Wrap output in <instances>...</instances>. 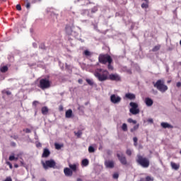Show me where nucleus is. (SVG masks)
I'll list each match as a JSON object with an SVG mask.
<instances>
[{"mask_svg": "<svg viewBox=\"0 0 181 181\" xmlns=\"http://www.w3.org/2000/svg\"><path fill=\"white\" fill-rule=\"evenodd\" d=\"M148 122H150L151 124H153V119H148Z\"/></svg>", "mask_w": 181, "mask_h": 181, "instance_id": "obj_50", "label": "nucleus"}, {"mask_svg": "<svg viewBox=\"0 0 181 181\" xmlns=\"http://www.w3.org/2000/svg\"><path fill=\"white\" fill-rule=\"evenodd\" d=\"M26 2H27V4L25 5V8H27L28 9H30V3L29 2V0L24 1V4Z\"/></svg>", "mask_w": 181, "mask_h": 181, "instance_id": "obj_30", "label": "nucleus"}, {"mask_svg": "<svg viewBox=\"0 0 181 181\" xmlns=\"http://www.w3.org/2000/svg\"><path fill=\"white\" fill-rule=\"evenodd\" d=\"M83 54L86 57H91V56H93V52H90L88 49H86L83 52Z\"/></svg>", "mask_w": 181, "mask_h": 181, "instance_id": "obj_19", "label": "nucleus"}, {"mask_svg": "<svg viewBox=\"0 0 181 181\" xmlns=\"http://www.w3.org/2000/svg\"><path fill=\"white\" fill-rule=\"evenodd\" d=\"M119 175L118 173L113 174V179H118Z\"/></svg>", "mask_w": 181, "mask_h": 181, "instance_id": "obj_44", "label": "nucleus"}, {"mask_svg": "<svg viewBox=\"0 0 181 181\" xmlns=\"http://www.w3.org/2000/svg\"><path fill=\"white\" fill-rule=\"evenodd\" d=\"M144 103L147 107H152L153 105V100L150 98H146Z\"/></svg>", "mask_w": 181, "mask_h": 181, "instance_id": "obj_13", "label": "nucleus"}, {"mask_svg": "<svg viewBox=\"0 0 181 181\" xmlns=\"http://www.w3.org/2000/svg\"><path fill=\"white\" fill-rule=\"evenodd\" d=\"M139 181H153V177L147 176L146 178H141Z\"/></svg>", "mask_w": 181, "mask_h": 181, "instance_id": "obj_20", "label": "nucleus"}, {"mask_svg": "<svg viewBox=\"0 0 181 181\" xmlns=\"http://www.w3.org/2000/svg\"><path fill=\"white\" fill-rule=\"evenodd\" d=\"M74 134L78 138H80V136L83 135V132L81 130L78 131L77 132H74Z\"/></svg>", "mask_w": 181, "mask_h": 181, "instance_id": "obj_29", "label": "nucleus"}, {"mask_svg": "<svg viewBox=\"0 0 181 181\" xmlns=\"http://www.w3.org/2000/svg\"><path fill=\"white\" fill-rule=\"evenodd\" d=\"M160 127H162V128H164V129H166V128H168V129H173V126L172 124L165 122L160 123Z\"/></svg>", "mask_w": 181, "mask_h": 181, "instance_id": "obj_12", "label": "nucleus"}, {"mask_svg": "<svg viewBox=\"0 0 181 181\" xmlns=\"http://www.w3.org/2000/svg\"><path fill=\"white\" fill-rule=\"evenodd\" d=\"M148 4H149L148 1H146L145 3H143L141 4V8H143V9H148V8L149 7Z\"/></svg>", "mask_w": 181, "mask_h": 181, "instance_id": "obj_23", "label": "nucleus"}, {"mask_svg": "<svg viewBox=\"0 0 181 181\" xmlns=\"http://www.w3.org/2000/svg\"><path fill=\"white\" fill-rule=\"evenodd\" d=\"M127 122H129V124H136V120H134L132 118H129L127 119Z\"/></svg>", "mask_w": 181, "mask_h": 181, "instance_id": "obj_33", "label": "nucleus"}, {"mask_svg": "<svg viewBox=\"0 0 181 181\" xmlns=\"http://www.w3.org/2000/svg\"><path fill=\"white\" fill-rule=\"evenodd\" d=\"M117 156L122 165H127V158H125V156H124V154L117 153Z\"/></svg>", "mask_w": 181, "mask_h": 181, "instance_id": "obj_11", "label": "nucleus"}, {"mask_svg": "<svg viewBox=\"0 0 181 181\" xmlns=\"http://www.w3.org/2000/svg\"><path fill=\"white\" fill-rule=\"evenodd\" d=\"M6 165H8V166H9L10 169H12L13 168V166L12 165V163H11V162L7 161L6 162Z\"/></svg>", "mask_w": 181, "mask_h": 181, "instance_id": "obj_41", "label": "nucleus"}, {"mask_svg": "<svg viewBox=\"0 0 181 181\" xmlns=\"http://www.w3.org/2000/svg\"><path fill=\"white\" fill-rule=\"evenodd\" d=\"M78 164H69V176H72L73 172H77Z\"/></svg>", "mask_w": 181, "mask_h": 181, "instance_id": "obj_10", "label": "nucleus"}, {"mask_svg": "<svg viewBox=\"0 0 181 181\" xmlns=\"http://www.w3.org/2000/svg\"><path fill=\"white\" fill-rule=\"evenodd\" d=\"M59 111H63V106H59Z\"/></svg>", "mask_w": 181, "mask_h": 181, "instance_id": "obj_56", "label": "nucleus"}, {"mask_svg": "<svg viewBox=\"0 0 181 181\" xmlns=\"http://www.w3.org/2000/svg\"><path fill=\"white\" fill-rule=\"evenodd\" d=\"M126 153L129 156H131V155H132V151L130 149H127V151H126Z\"/></svg>", "mask_w": 181, "mask_h": 181, "instance_id": "obj_40", "label": "nucleus"}, {"mask_svg": "<svg viewBox=\"0 0 181 181\" xmlns=\"http://www.w3.org/2000/svg\"><path fill=\"white\" fill-rule=\"evenodd\" d=\"M108 71L102 69H98L95 71L94 76L97 77L99 81H105V80H108Z\"/></svg>", "mask_w": 181, "mask_h": 181, "instance_id": "obj_1", "label": "nucleus"}, {"mask_svg": "<svg viewBox=\"0 0 181 181\" xmlns=\"http://www.w3.org/2000/svg\"><path fill=\"white\" fill-rule=\"evenodd\" d=\"M136 162L141 168H149V159L138 154Z\"/></svg>", "mask_w": 181, "mask_h": 181, "instance_id": "obj_3", "label": "nucleus"}, {"mask_svg": "<svg viewBox=\"0 0 181 181\" xmlns=\"http://www.w3.org/2000/svg\"><path fill=\"white\" fill-rule=\"evenodd\" d=\"M37 148H42V144L38 143L36 144Z\"/></svg>", "mask_w": 181, "mask_h": 181, "instance_id": "obj_48", "label": "nucleus"}, {"mask_svg": "<svg viewBox=\"0 0 181 181\" xmlns=\"http://www.w3.org/2000/svg\"><path fill=\"white\" fill-rule=\"evenodd\" d=\"M36 2H42V0H33V4H36Z\"/></svg>", "mask_w": 181, "mask_h": 181, "instance_id": "obj_47", "label": "nucleus"}, {"mask_svg": "<svg viewBox=\"0 0 181 181\" xmlns=\"http://www.w3.org/2000/svg\"><path fill=\"white\" fill-rule=\"evenodd\" d=\"M97 11H98V8L97 6H95L91 9V13H95Z\"/></svg>", "mask_w": 181, "mask_h": 181, "instance_id": "obj_34", "label": "nucleus"}, {"mask_svg": "<svg viewBox=\"0 0 181 181\" xmlns=\"http://www.w3.org/2000/svg\"><path fill=\"white\" fill-rule=\"evenodd\" d=\"M98 60L102 64H107V63H112V58L109 54H100L98 57Z\"/></svg>", "mask_w": 181, "mask_h": 181, "instance_id": "obj_5", "label": "nucleus"}, {"mask_svg": "<svg viewBox=\"0 0 181 181\" xmlns=\"http://www.w3.org/2000/svg\"><path fill=\"white\" fill-rule=\"evenodd\" d=\"M52 83L47 78H42L40 81L39 87L41 88V90H46L47 88H50V84Z\"/></svg>", "mask_w": 181, "mask_h": 181, "instance_id": "obj_6", "label": "nucleus"}, {"mask_svg": "<svg viewBox=\"0 0 181 181\" xmlns=\"http://www.w3.org/2000/svg\"><path fill=\"white\" fill-rule=\"evenodd\" d=\"M177 87L179 88L181 87V82H177L176 84Z\"/></svg>", "mask_w": 181, "mask_h": 181, "instance_id": "obj_49", "label": "nucleus"}, {"mask_svg": "<svg viewBox=\"0 0 181 181\" xmlns=\"http://www.w3.org/2000/svg\"><path fill=\"white\" fill-rule=\"evenodd\" d=\"M107 69H108V70H114V66H112L111 63H108Z\"/></svg>", "mask_w": 181, "mask_h": 181, "instance_id": "obj_36", "label": "nucleus"}, {"mask_svg": "<svg viewBox=\"0 0 181 181\" xmlns=\"http://www.w3.org/2000/svg\"><path fill=\"white\" fill-rule=\"evenodd\" d=\"M73 117V110L71 109L69 110V118H71Z\"/></svg>", "mask_w": 181, "mask_h": 181, "instance_id": "obj_38", "label": "nucleus"}, {"mask_svg": "<svg viewBox=\"0 0 181 181\" xmlns=\"http://www.w3.org/2000/svg\"><path fill=\"white\" fill-rule=\"evenodd\" d=\"M170 166L172 169H174V170H179V168H180V164H176V163L171 162Z\"/></svg>", "mask_w": 181, "mask_h": 181, "instance_id": "obj_18", "label": "nucleus"}, {"mask_svg": "<svg viewBox=\"0 0 181 181\" xmlns=\"http://www.w3.org/2000/svg\"><path fill=\"white\" fill-rule=\"evenodd\" d=\"M105 165L106 168H109L110 169H112L114 168V161L112 160H106L105 162Z\"/></svg>", "mask_w": 181, "mask_h": 181, "instance_id": "obj_15", "label": "nucleus"}, {"mask_svg": "<svg viewBox=\"0 0 181 181\" xmlns=\"http://www.w3.org/2000/svg\"><path fill=\"white\" fill-rule=\"evenodd\" d=\"M88 163H89L88 159L85 158L82 160V162H81L82 166H88Z\"/></svg>", "mask_w": 181, "mask_h": 181, "instance_id": "obj_24", "label": "nucleus"}, {"mask_svg": "<svg viewBox=\"0 0 181 181\" xmlns=\"http://www.w3.org/2000/svg\"><path fill=\"white\" fill-rule=\"evenodd\" d=\"M88 152L89 153H94V152H95V148H94L93 146H90L88 147Z\"/></svg>", "mask_w": 181, "mask_h": 181, "instance_id": "obj_27", "label": "nucleus"}, {"mask_svg": "<svg viewBox=\"0 0 181 181\" xmlns=\"http://www.w3.org/2000/svg\"><path fill=\"white\" fill-rule=\"evenodd\" d=\"M153 87L157 88L160 93H166L168 88V86L165 84V81L163 79L158 80L156 83H153Z\"/></svg>", "mask_w": 181, "mask_h": 181, "instance_id": "obj_2", "label": "nucleus"}, {"mask_svg": "<svg viewBox=\"0 0 181 181\" xmlns=\"http://www.w3.org/2000/svg\"><path fill=\"white\" fill-rule=\"evenodd\" d=\"M130 107L129 112L132 114V115H137L139 114V108H138V104L136 103L131 102L129 103Z\"/></svg>", "mask_w": 181, "mask_h": 181, "instance_id": "obj_7", "label": "nucleus"}, {"mask_svg": "<svg viewBox=\"0 0 181 181\" xmlns=\"http://www.w3.org/2000/svg\"><path fill=\"white\" fill-rule=\"evenodd\" d=\"M64 172L66 176H69V168H64Z\"/></svg>", "mask_w": 181, "mask_h": 181, "instance_id": "obj_39", "label": "nucleus"}, {"mask_svg": "<svg viewBox=\"0 0 181 181\" xmlns=\"http://www.w3.org/2000/svg\"><path fill=\"white\" fill-rule=\"evenodd\" d=\"M8 70V66H4L0 68L1 73H6Z\"/></svg>", "mask_w": 181, "mask_h": 181, "instance_id": "obj_21", "label": "nucleus"}, {"mask_svg": "<svg viewBox=\"0 0 181 181\" xmlns=\"http://www.w3.org/2000/svg\"><path fill=\"white\" fill-rule=\"evenodd\" d=\"M41 163L45 170H47V169H54L56 168V161L53 159L42 161Z\"/></svg>", "mask_w": 181, "mask_h": 181, "instance_id": "obj_4", "label": "nucleus"}, {"mask_svg": "<svg viewBox=\"0 0 181 181\" xmlns=\"http://www.w3.org/2000/svg\"><path fill=\"white\" fill-rule=\"evenodd\" d=\"M108 78L111 81H121V76L118 74H111L109 75Z\"/></svg>", "mask_w": 181, "mask_h": 181, "instance_id": "obj_9", "label": "nucleus"}, {"mask_svg": "<svg viewBox=\"0 0 181 181\" xmlns=\"http://www.w3.org/2000/svg\"><path fill=\"white\" fill-rule=\"evenodd\" d=\"M77 181H83V180L81 178H78Z\"/></svg>", "mask_w": 181, "mask_h": 181, "instance_id": "obj_60", "label": "nucleus"}, {"mask_svg": "<svg viewBox=\"0 0 181 181\" xmlns=\"http://www.w3.org/2000/svg\"><path fill=\"white\" fill-rule=\"evenodd\" d=\"M42 115H47L49 114V107L44 106L41 108Z\"/></svg>", "mask_w": 181, "mask_h": 181, "instance_id": "obj_17", "label": "nucleus"}, {"mask_svg": "<svg viewBox=\"0 0 181 181\" xmlns=\"http://www.w3.org/2000/svg\"><path fill=\"white\" fill-rule=\"evenodd\" d=\"M86 83H88V84H89V86H93L94 81H93V79L86 78Z\"/></svg>", "mask_w": 181, "mask_h": 181, "instance_id": "obj_28", "label": "nucleus"}, {"mask_svg": "<svg viewBox=\"0 0 181 181\" xmlns=\"http://www.w3.org/2000/svg\"><path fill=\"white\" fill-rule=\"evenodd\" d=\"M121 97L115 94H112L110 96V101L112 103V104H119V103H121Z\"/></svg>", "mask_w": 181, "mask_h": 181, "instance_id": "obj_8", "label": "nucleus"}, {"mask_svg": "<svg viewBox=\"0 0 181 181\" xmlns=\"http://www.w3.org/2000/svg\"><path fill=\"white\" fill-rule=\"evenodd\" d=\"M93 26H94V29H95V30H97V29L98 28V27L97 26V25L94 24Z\"/></svg>", "mask_w": 181, "mask_h": 181, "instance_id": "obj_55", "label": "nucleus"}, {"mask_svg": "<svg viewBox=\"0 0 181 181\" xmlns=\"http://www.w3.org/2000/svg\"><path fill=\"white\" fill-rule=\"evenodd\" d=\"M167 83H168V84H169V83H172V81L169 80V81H167Z\"/></svg>", "mask_w": 181, "mask_h": 181, "instance_id": "obj_59", "label": "nucleus"}, {"mask_svg": "<svg viewBox=\"0 0 181 181\" xmlns=\"http://www.w3.org/2000/svg\"><path fill=\"white\" fill-rule=\"evenodd\" d=\"M23 131L25 132V134H30V132H32V131L30 129H23Z\"/></svg>", "mask_w": 181, "mask_h": 181, "instance_id": "obj_43", "label": "nucleus"}, {"mask_svg": "<svg viewBox=\"0 0 181 181\" xmlns=\"http://www.w3.org/2000/svg\"><path fill=\"white\" fill-rule=\"evenodd\" d=\"M122 131H124V132H127V131H128V126L127 125L126 123H124V124L122 125Z\"/></svg>", "mask_w": 181, "mask_h": 181, "instance_id": "obj_26", "label": "nucleus"}, {"mask_svg": "<svg viewBox=\"0 0 181 181\" xmlns=\"http://www.w3.org/2000/svg\"><path fill=\"white\" fill-rule=\"evenodd\" d=\"M139 128V124H136V125L134 126V127L130 129V132H132V134H134L135 132V131H138Z\"/></svg>", "mask_w": 181, "mask_h": 181, "instance_id": "obj_25", "label": "nucleus"}, {"mask_svg": "<svg viewBox=\"0 0 181 181\" xmlns=\"http://www.w3.org/2000/svg\"><path fill=\"white\" fill-rule=\"evenodd\" d=\"M79 84H83V79H78Z\"/></svg>", "mask_w": 181, "mask_h": 181, "instance_id": "obj_54", "label": "nucleus"}, {"mask_svg": "<svg viewBox=\"0 0 181 181\" xmlns=\"http://www.w3.org/2000/svg\"><path fill=\"white\" fill-rule=\"evenodd\" d=\"M125 98H127V100H135L136 96L134 93H128L125 94Z\"/></svg>", "mask_w": 181, "mask_h": 181, "instance_id": "obj_16", "label": "nucleus"}, {"mask_svg": "<svg viewBox=\"0 0 181 181\" xmlns=\"http://www.w3.org/2000/svg\"><path fill=\"white\" fill-rule=\"evenodd\" d=\"M79 2H81V5H88L90 4V0H78Z\"/></svg>", "mask_w": 181, "mask_h": 181, "instance_id": "obj_22", "label": "nucleus"}, {"mask_svg": "<svg viewBox=\"0 0 181 181\" xmlns=\"http://www.w3.org/2000/svg\"><path fill=\"white\" fill-rule=\"evenodd\" d=\"M66 115V118H69V110L66 111V115Z\"/></svg>", "mask_w": 181, "mask_h": 181, "instance_id": "obj_52", "label": "nucleus"}, {"mask_svg": "<svg viewBox=\"0 0 181 181\" xmlns=\"http://www.w3.org/2000/svg\"><path fill=\"white\" fill-rule=\"evenodd\" d=\"M14 168H19V165L18 164H15Z\"/></svg>", "mask_w": 181, "mask_h": 181, "instance_id": "obj_57", "label": "nucleus"}, {"mask_svg": "<svg viewBox=\"0 0 181 181\" xmlns=\"http://www.w3.org/2000/svg\"><path fill=\"white\" fill-rule=\"evenodd\" d=\"M8 160L12 161V160H18V158H16L15 156H10L8 158Z\"/></svg>", "mask_w": 181, "mask_h": 181, "instance_id": "obj_32", "label": "nucleus"}, {"mask_svg": "<svg viewBox=\"0 0 181 181\" xmlns=\"http://www.w3.org/2000/svg\"><path fill=\"white\" fill-rule=\"evenodd\" d=\"M2 93H5L6 95H11L12 94V92L9 90H3Z\"/></svg>", "mask_w": 181, "mask_h": 181, "instance_id": "obj_37", "label": "nucleus"}, {"mask_svg": "<svg viewBox=\"0 0 181 181\" xmlns=\"http://www.w3.org/2000/svg\"><path fill=\"white\" fill-rule=\"evenodd\" d=\"M4 181H12V178H11V177H8Z\"/></svg>", "mask_w": 181, "mask_h": 181, "instance_id": "obj_46", "label": "nucleus"}, {"mask_svg": "<svg viewBox=\"0 0 181 181\" xmlns=\"http://www.w3.org/2000/svg\"><path fill=\"white\" fill-rule=\"evenodd\" d=\"M50 156V151L48 148H44L42 158H49Z\"/></svg>", "mask_w": 181, "mask_h": 181, "instance_id": "obj_14", "label": "nucleus"}, {"mask_svg": "<svg viewBox=\"0 0 181 181\" xmlns=\"http://www.w3.org/2000/svg\"><path fill=\"white\" fill-rule=\"evenodd\" d=\"M16 9L17 11H22V6H21V4L16 5Z\"/></svg>", "mask_w": 181, "mask_h": 181, "instance_id": "obj_42", "label": "nucleus"}, {"mask_svg": "<svg viewBox=\"0 0 181 181\" xmlns=\"http://www.w3.org/2000/svg\"><path fill=\"white\" fill-rule=\"evenodd\" d=\"M134 146H137V145H138V141L134 142Z\"/></svg>", "mask_w": 181, "mask_h": 181, "instance_id": "obj_58", "label": "nucleus"}, {"mask_svg": "<svg viewBox=\"0 0 181 181\" xmlns=\"http://www.w3.org/2000/svg\"><path fill=\"white\" fill-rule=\"evenodd\" d=\"M87 12H88V10H83V15H84V13H87Z\"/></svg>", "mask_w": 181, "mask_h": 181, "instance_id": "obj_53", "label": "nucleus"}, {"mask_svg": "<svg viewBox=\"0 0 181 181\" xmlns=\"http://www.w3.org/2000/svg\"><path fill=\"white\" fill-rule=\"evenodd\" d=\"M159 49H160V45H156L153 48L152 52H158Z\"/></svg>", "mask_w": 181, "mask_h": 181, "instance_id": "obj_31", "label": "nucleus"}, {"mask_svg": "<svg viewBox=\"0 0 181 181\" xmlns=\"http://www.w3.org/2000/svg\"><path fill=\"white\" fill-rule=\"evenodd\" d=\"M37 104H39V102H38V101H36V100H35V101L33 103V105H35V107H36V105H37Z\"/></svg>", "mask_w": 181, "mask_h": 181, "instance_id": "obj_45", "label": "nucleus"}, {"mask_svg": "<svg viewBox=\"0 0 181 181\" xmlns=\"http://www.w3.org/2000/svg\"><path fill=\"white\" fill-rule=\"evenodd\" d=\"M54 146H55L56 149H62V145H60L57 143H55Z\"/></svg>", "mask_w": 181, "mask_h": 181, "instance_id": "obj_35", "label": "nucleus"}, {"mask_svg": "<svg viewBox=\"0 0 181 181\" xmlns=\"http://www.w3.org/2000/svg\"><path fill=\"white\" fill-rule=\"evenodd\" d=\"M133 141H134V142H136V143L138 142V138L134 137Z\"/></svg>", "mask_w": 181, "mask_h": 181, "instance_id": "obj_51", "label": "nucleus"}]
</instances>
